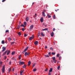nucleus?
Here are the masks:
<instances>
[{"label": "nucleus", "instance_id": "47", "mask_svg": "<svg viewBox=\"0 0 75 75\" xmlns=\"http://www.w3.org/2000/svg\"><path fill=\"white\" fill-rule=\"evenodd\" d=\"M55 29L54 28L53 29V31H55Z\"/></svg>", "mask_w": 75, "mask_h": 75}, {"label": "nucleus", "instance_id": "8", "mask_svg": "<svg viewBox=\"0 0 75 75\" xmlns=\"http://www.w3.org/2000/svg\"><path fill=\"white\" fill-rule=\"evenodd\" d=\"M3 50L2 51V52H4L5 50H6V47H2Z\"/></svg>", "mask_w": 75, "mask_h": 75}, {"label": "nucleus", "instance_id": "13", "mask_svg": "<svg viewBox=\"0 0 75 75\" xmlns=\"http://www.w3.org/2000/svg\"><path fill=\"white\" fill-rule=\"evenodd\" d=\"M7 55H8L10 53V50H7Z\"/></svg>", "mask_w": 75, "mask_h": 75}, {"label": "nucleus", "instance_id": "11", "mask_svg": "<svg viewBox=\"0 0 75 75\" xmlns=\"http://www.w3.org/2000/svg\"><path fill=\"white\" fill-rule=\"evenodd\" d=\"M28 49V47H27L24 50V52H25V51H27V50Z\"/></svg>", "mask_w": 75, "mask_h": 75}, {"label": "nucleus", "instance_id": "5", "mask_svg": "<svg viewBox=\"0 0 75 75\" xmlns=\"http://www.w3.org/2000/svg\"><path fill=\"white\" fill-rule=\"evenodd\" d=\"M24 62H19L20 65H24Z\"/></svg>", "mask_w": 75, "mask_h": 75}, {"label": "nucleus", "instance_id": "40", "mask_svg": "<svg viewBox=\"0 0 75 75\" xmlns=\"http://www.w3.org/2000/svg\"><path fill=\"white\" fill-rule=\"evenodd\" d=\"M27 35L25 34H24V37H27Z\"/></svg>", "mask_w": 75, "mask_h": 75}, {"label": "nucleus", "instance_id": "64", "mask_svg": "<svg viewBox=\"0 0 75 75\" xmlns=\"http://www.w3.org/2000/svg\"><path fill=\"white\" fill-rule=\"evenodd\" d=\"M43 25H44V23H43Z\"/></svg>", "mask_w": 75, "mask_h": 75}, {"label": "nucleus", "instance_id": "43", "mask_svg": "<svg viewBox=\"0 0 75 75\" xmlns=\"http://www.w3.org/2000/svg\"><path fill=\"white\" fill-rule=\"evenodd\" d=\"M50 50H53V48H52V47H50Z\"/></svg>", "mask_w": 75, "mask_h": 75}, {"label": "nucleus", "instance_id": "19", "mask_svg": "<svg viewBox=\"0 0 75 75\" xmlns=\"http://www.w3.org/2000/svg\"><path fill=\"white\" fill-rule=\"evenodd\" d=\"M3 62L1 61H0V66L1 67V66H2V64Z\"/></svg>", "mask_w": 75, "mask_h": 75}, {"label": "nucleus", "instance_id": "63", "mask_svg": "<svg viewBox=\"0 0 75 75\" xmlns=\"http://www.w3.org/2000/svg\"><path fill=\"white\" fill-rule=\"evenodd\" d=\"M40 40H41V38H40Z\"/></svg>", "mask_w": 75, "mask_h": 75}, {"label": "nucleus", "instance_id": "1", "mask_svg": "<svg viewBox=\"0 0 75 75\" xmlns=\"http://www.w3.org/2000/svg\"><path fill=\"white\" fill-rule=\"evenodd\" d=\"M5 71V66L4 65L2 67V71L3 73H4V71Z\"/></svg>", "mask_w": 75, "mask_h": 75}, {"label": "nucleus", "instance_id": "32", "mask_svg": "<svg viewBox=\"0 0 75 75\" xmlns=\"http://www.w3.org/2000/svg\"><path fill=\"white\" fill-rule=\"evenodd\" d=\"M59 68H60V66H59L57 67V69H58V70H59Z\"/></svg>", "mask_w": 75, "mask_h": 75}, {"label": "nucleus", "instance_id": "28", "mask_svg": "<svg viewBox=\"0 0 75 75\" xmlns=\"http://www.w3.org/2000/svg\"><path fill=\"white\" fill-rule=\"evenodd\" d=\"M45 57H49L50 56L49 55H45Z\"/></svg>", "mask_w": 75, "mask_h": 75}, {"label": "nucleus", "instance_id": "22", "mask_svg": "<svg viewBox=\"0 0 75 75\" xmlns=\"http://www.w3.org/2000/svg\"><path fill=\"white\" fill-rule=\"evenodd\" d=\"M47 30H48V28H46L45 29H42V31H45Z\"/></svg>", "mask_w": 75, "mask_h": 75}, {"label": "nucleus", "instance_id": "46", "mask_svg": "<svg viewBox=\"0 0 75 75\" xmlns=\"http://www.w3.org/2000/svg\"><path fill=\"white\" fill-rule=\"evenodd\" d=\"M21 58V55H20L19 56V59H20Z\"/></svg>", "mask_w": 75, "mask_h": 75}, {"label": "nucleus", "instance_id": "23", "mask_svg": "<svg viewBox=\"0 0 75 75\" xmlns=\"http://www.w3.org/2000/svg\"><path fill=\"white\" fill-rule=\"evenodd\" d=\"M7 51H6L3 54V55H5L7 53Z\"/></svg>", "mask_w": 75, "mask_h": 75}, {"label": "nucleus", "instance_id": "30", "mask_svg": "<svg viewBox=\"0 0 75 75\" xmlns=\"http://www.w3.org/2000/svg\"><path fill=\"white\" fill-rule=\"evenodd\" d=\"M53 62H54V63H56V62H57V60H56V59H55V60H54Z\"/></svg>", "mask_w": 75, "mask_h": 75}, {"label": "nucleus", "instance_id": "52", "mask_svg": "<svg viewBox=\"0 0 75 75\" xmlns=\"http://www.w3.org/2000/svg\"><path fill=\"white\" fill-rule=\"evenodd\" d=\"M6 58H7V57H6V56H5V57H4V59H6Z\"/></svg>", "mask_w": 75, "mask_h": 75}, {"label": "nucleus", "instance_id": "44", "mask_svg": "<svg viewBox=\"0 0 75 75\" xmlns=\"http://www.w3.org/2000/svg\"><path fill=\"white\" fill-rule=\"evenodd\" d=\"M21 35V33L20 32H19V35Z\"/></svg>", "mask_w": 75, "mask_h": 75}, {"label": "nucleus", "instance_id": "2", "mask_svg": "<svg viewBox=\"0 0 75 75\" xmlns=\"http://www.w3.org/2000/svg\"><path fill=\"white\" fill-rule=\"evenodd\" d=\"M23 24H22L21 25V27H25V25H27V23H26V22H25Z\"/></svg>", "mask_w": 75, "mask_h": 75}, {"label": "nucleus", "instance_id": "12", "mask_svg": "<svg viewBox=\"0 0 75 75\" xmlns=\"http://www.w3.org/2000/svg\"><path fill=\"white\" fill-rule=\"evenodd\" d=\"M28 49V47H27L24 50V52H25V51H27V50Z\"/></svg>", "mask_w": 75, "mask_h": 75}, {"label": "nucleus", "instance_id": "37", "mask_svg": "<svg viewBox=\"0 0 75 75\" xmlns=\"http://www.w3.org/2000/svg\"><path fill=\"white\" fill-rule=\"evenodd\" d=\"M52 55H55V53L52 52Z\"/></svg>", "mask_w": 75, "mask_h": 75}, {"label": "nucleus", "instance_id": "38", "mask_svg": "<svg viewBox=\"0 0 75 75\" xmlns=\"http://www.w3.org/2000/svg\"><path fill=\"white\" fill-rule=\"evenodd\" d=\"M61 58H62V57L61 56H59V60H61Z\"/></svg>", "mask_w": 75, "mask_h": 75}, {"label": "nucleus", "instance_id": "20", "mask_svg": "<svg viewBox=\"0 0 75 75\" xmlns=\"http://www.w3.org/2000/svg\"><path fill=\"white\" fill-rule=\"evenodd\" d=\"M50 72H51L52 71V69L51 68L50 69L49 71Z\"/></svg>", "mask_w": 75, "mask_h": 75}, {"label": "nucleus", "instance_id": "56", "mask_svg": "<svg viewBox=\"0 0 75 75\" xmlns=\"http://www.w3.org/2000/svg\"><path fill=\"white\" fill-rule=\"evenodd\" d=\"M11 62H10L9 63V65H10L11 64Z\"/></svg>", "mask_w": 75, "mask_h": 75}, {"label": "nucleus", "instance_id": "26", "mask_svg": "<svg viewBox=\"0 0 75 75\" xmlns=\"http://www.w3.org/2000/svg\"><path fill=\"white\" fill-rule=\"evenodd\" d=\"M15 51H14V52H12V53H11V54L12 55H14V54H15Z\"/></svg>", "mask_w": 75, "mask_h": 75}, {"label": "nucleus", "instance_id": "9", "mask_svg": "<svg viewBox=\"0 0 75 75\" xmlns=\"http://www.w3.org/2000/svg\"><path fill=\"white\" fill-rule=\"evenodd\" d=\"M50 35L51 37H53L54 35V32H52V33H50Z\"/></svg>", "mask_w": 75, "mask_h": 75}, {"label": "nucleus", "instance_id": "59", "mask_svg": "<svg viewBox=\"0 0 75 75\" xmlns=\"http://www.w3.org/2000/svg\"><path fill=\"white\" fill-rule=\"evenodd\" d=\"M17 75V73H15L14 74V75Z\"/></svg>", "mask_w": 75, "mask_h": 75}, {"label": "nucleus", "instance_id": "36", "mask_svg": "<svg viewBox=\"0 0 75 75\" xmlns=\"http://www.w3.org/2000/svg\"><path fill=\"white\" fill-rule=\"evenodd\" d=\"M40 35V33H38V37H39Z\"/></svg>", "mask_w": 75, "mask_h": 75}, {"label": "nucleus", "instance_id": "60", "mask_svg": "<svg viewBox=\"0 0 75 75\" xmlns=\"http://www.w3.org/2000/svg\"><path fill=\"white\" fill-rule=\"evenodd\" d=\"M58 10H59V9H57V10H55V11H57Z\"/></svg>", "mask_w": 75, "mask_h": 75}, {"label": "nucleus", "instance_id": "3", "mask_svg": "<svg viewBox=\"0 0 75 75\" xmlns=\"http://www.w3.org/2000/svg\"><path fill=\"white\" fill-rule=\"evenodd\" d=\"M34 28V25H31L30 26V30L31 31V30H33V29Z\"/></svg>", "mask_w": 75, "mask_h": 75}, {"label": "nucleus", "instance_id": "6", "mask_svg": "<svg viewBox=\"0 0 75 75\" xmlns=\"http://www.w3.org/2000/svg\"><path fill=\"white\" fill-rule=\"evenodd\" d=\"M30 54V53H27V52H25V56H27V55H28Z\"/></svg>", "mask_w": 75, "mask_h": 75}, {"label": "nucleus", "instance_id": "61", "mask_svg": "<svg viewBox=\"0 0 75 75\" xmlns=\"http://www.w3.org/2000/svg\"><path fill=\"white\" fill-rule=\"evenodd\" d=\"M45 27H47V25H45Z\"/></svg>", "mask_w": 75, "mask_h": 75}, {"label": "nucleus", "instance_id": "21", "mask_svg": "<svg viewBox=\"0 0 75 75\" xmlns=\"http://www.w3.org/2000/svg\"><path fill=\"white\" fill-rule=\"evenodd\" d=\"M28 66H30V65H31V62H30V61H29L28 62Z\"/></svg>", "mask_w": 75, "mask_h": 75}, {"label": "nucleus", "instance_id": "18", "mask_svg": "<svg viewBox=\"0 0 75 75\" xmlns=\"http://www.w3.org/2000/svg\"><path fill=\"white\" fill-rule=\"evenodd\" d=\"M38 41H36L34 42V44L35 45H37L38 44Z\"/></svg>", "mask_w": 75, "mask_h": 75}, {"label": "nucleus", "instance_id": "16", "mask_svg": "<svg viewBox=\"0 0 75 75\" xmlns=\"http://www.w3.org/2000/svg\"><path fill=\"white\" fill-rule=\"evenodd\" d=\"M41 35H42V37H44V36H45L44 35V33H43L42 32L41 33Z\"/></svg>", "mask_w": 75, "mask_h": 75}, {"label": "nucleus", "instance_id": "14", "mask_svg": "<svg viewBox=\"0 0 75 75\" xmlns=\"http://www.w3.org/2000/svg\"><path fill=\"white\" fill-rule=\"evenodd\" d=\"M47 16L48 17V18H51V16H50L49 13H47Z\"/></svg>", "mask_w": 75, "mask_h": 75}, {"label": "nucleus", "instance_id": "35", "mask_svg": "<svg viewBox=\"0 0 75 75\" xmlns=\"http://www.w3.org/2000/svg\"><path fill=\"white\" fill-rule=\"evenodd\" d=\"M52 59H53V60H55V59H56L55 57H52Z\"/></svg>", "mask_w": 75, "mask_h": 75}, {"label": "nucleus", "instance_id": "41", "mask_svg": "<svg viewBox=\"0 0 75 75\" xmlns=\"http://www.w3.org/2000/svg\"><path fill=\"white\" fill-rule=\"evenodd\" d=\"M45 71H48V69L46 68L45 70Z\"/></svg>", "mask_w": 75, "mask_h": 75}, {"label": "nucleus", "instance_id": "24", "mask_svg": "<svg viewBox=\"0 0 75 75\" xmlns=\"http://www.w3.org/2000/svg\"><path fill=\"white\" fill-rule=\"evenodd\" d=\"M26 64H25V65H24L23 66V68H25V67H26Z\"/></svg>", "mask_w": 75, "mask_h": 75}, {"label": "nucleus", "instance_id": "29", "mask_svg": "<svg viewBox=\"0 0 75 75\" xmlns=\"http://www.w3.org/2000/svg\"><path fill=\"white\" fill-rule=\"evenodd\" d=\"M8 70H9V72H10V71L11 70V68H9L8 69Z\"/></svg>", "mask_w": 75, "mask_h": 75}, {"label": "nucleus", "instance_id": "39", "mask_svg": "<svg viewBox=\"0 0 75 75\" xmlns=\"http://www.w3.org/2000/svg\"><path fill=\"white\" fill-rule=\"evenodd\" d=\"M53 18L54 19H55V15H54L53 16Z\"/></svg>", "mask_w": 75, "mask_h": 75}, {"label": "nucleus", "instance_id": "17", "mask_svg": "<svg viewBox=\"0 0 75 75\" xmlns=\"http://www.w3.org/2000/svg\"><path fill=\"white\" fill-rule=\"evenodd\" d=\"M28 20H29V18H28V17H27L26 18V21H28Z\"/></svg>", "mask_w": 75, "mask_h": 75}, {"label": "nucleus", "instance_id": "55", "mask_svg": "<svg viewBox=\"0 0 75 75\" xmlns=\"http://www.w3.org/2000/svg\"><path fill=\"white\" fill-rule=\"evenodd\" d=\"M6 1V0H3L2 1V2H4V1Z\"/></svg>", "mask_w": 75, "mask_h": 75}, {"label": "nucleus", "instance_id": "51", "mask_svg": "<svg viewBox=\"0 0 75 75\" xmlns=\"http://www.w3.org/2000/svg\"><path fill=\"white\" fill-rule=\"evenodd\" d=\"M45 49H47V46H45Z\"/></svg>", "mask_w": 75, "mask_h": 75}, {"label": "nucleus", "instance_id": "27", "mask_svg": "<svg viewBox=\"0 0 75 75\" xmlns=\"http://www.w3.org/2000/svg\"><path fill=\"white\" fill-rule=\"evenodd\" d=\"M8 41H10L11 40V39L10 38H9L8 39Z\"/></svg>", "mask_w": 75, "mask_h": 75}, {"label": "nucleus", "instance_id": "62", "mask_svg": "<svg viewBox=\"0 0 75 75\" xmlns=\"http://www.w3.org/2000/svg\"><path fill=\"white\" fill-rule=\"evenodd\" d=\"M21 23V22H19V23Z\"/></svg>", "mask_w": 75, "mask_h": 75}, {"label": "nucleus", "instance_id": "45", "mask_svg": "<svg viewBox=\"0 0 75 75\" xmlns=\"http://www.w3.org/2000/svg\"><path fill=\"white\" fill-rule=\"evenodd\" d=\"M34 16L35 17H37V14L35 13V15Z\"/></svg>", "mask_w": 75, "mask_h": 75}, {"label": "nucleus", "instance_id": "34", "mask_svg": "<svg viewBox=\"0 0 75 75\" xmlns=\"http://www.w3.org/2000/svg\"><path fill=\"white\" fill-rule=\"evenodd\" d=\"M12 59L13 60H14V61H16V59L14 58L13 57L12 58Z\"/></svg>", "mask_w": 75, "mask_h": 75}, {"label": "nucleus", "instance_id": "31", "mask_svg": "<svg viewBox=\"0 0 75 75\" xmlns=\"http://www.w3.org/2000/svg\"><path fill=\"white\" fill-rule=\"evenodd\" d=\"M59 55H60L59 54H57V57H59Z\"/></svg>", "mask_w": 75, "mask_h": 75}, {"label": "nucleus", "instance_id": "58", "mask_svg": "<svg viewBox=\"0 0 75 75\" xmlns=\"http://www.w3.org/2000/svg\"><path fill=\"white\" fill-rule=\"evenodd\" d=\"M45 11H45V10H44L43 12H44V13H45Z\"/></svg>", "mask_w": 75, "mask_h": 75}, {"label": "nucleus", "instance_id": "42", "mask_svg": "<svg viewBox=\"0 0 75 75\" xmlns=\"http://www.w3.org/2000/svg\"><path fill=\"white\" fill-rule=\"evenodd\" d=\"M22 31H24V30H25V29H24V28H23L22 29Z\"/></svg>", "mask_w": 75, "mask_h": 75}, {"label": "nucleus", "instance_id": "50", "mask_svg": "<svg viewBox=\"0 0 75 75\" xmlns=\"http://www.w3.org/2000/svg\"><path fill=\"white\" fill-rule=\"evenodd\" d=\"M48 54L49 55H51V52H49V53H48Z\"/></svg>", "mask_w": 75, "mask_h": 75}, {"label": "nucleus", "instance_id": "57", "mask_svg": "<svg viewBox=\"0 0 75 75\" xmlns=\"http://www.w3.org/2000/svg\"><path fill=\"white\" fill-rule=\"evenodd\" d=\"M35 67V64H33V67Z\"/></svg>", "mask_w": 75, "mask_h": 75}, {"label": "nucleus", "instance_id": "10", "mask_svg": "<svg viewBox=\"0 0 75 75\" xmlns=\"http://www.w3.org/2000/svg\"><path fill=\"white\" fill-rule=\"evenodd\" d=\"M23 70H21L20 71V75H23Z\"/></svg>", "mask_w": 75, "mask_h": 75}, {"label": "nucleus", "instance_id": "53", "mask_svg": "<svg viewBox=\"0 0 75 75\" xmlns=\"http://www.w3.org/2000/svg\"><path fill=\"white\" fill-rule=\"evenodd\" d=\"M49 75H51V73L50 72L49 73Z\"/></svg>", "mask_w": 75, "mask_h": 75}, {"label": "nucleus", "instance_id": "7", "mask_svg": "<svg viewBox=\"0 0 75 75\" xmlns=\"http://www.w3.org/2000/svg\"><path fill=\"white\" fill-rule=\"evenodd\" d=\"M34 37V36L33 35H32L31 37H30L29 40H31Z\"/></svg>", "mask_w": 75, "mask_h": 75}, {"label": "nucleus", "instance_id": "48", "mask_svg": "<svg viewBox=\"0 0 75 75\" xmlns=\"http://www.w3.org/2000/svg\"><path fill=\"white\" fill-rule=\"evenodd\" d=\"M14 42H12L11 43V44H14Z\"/></svg>", "mask_w": 75, "mask_h": 75}, {"label": "nucleus", "instance_id": "54", "mask_svg": "<svg viewBox=\"0 0 75 75\" xmlns=\"http://www.w3.org/2000/svg\"><path fill=\"white\" fill-rule=\"evenodd\" d=\"M8 30H6V33H7V32L8 33Z\"/></svg>", "mask_w": 75, "mask_h": 75}, {"label": "nucleus", "instance_id": "15", "mask_svg": "<svg viewBox=\"0 0 75 75\" xmlns=\"http://www.w3.org/2000/svg\"><path fill=\"white\" fill-rule=\"evenodd\" d=\"M42 15L44 17H45V13L44 12H42Z\"/></svg>", "mask_w": 75, "mask_h": 75}, {"label": "nucleus", "instance_id": "4", "mask_svg": "<svg viewBox=\"0 0 75 75\" xmlns=\"http://www.w3.org/2000/svg\"><path fill=\"white\" fill-rule=\"evenodd\" d=\"M40 21L41 23H43L44 22V18H43V17H42L40 18Z\"/></svg>", "mask_w": 75, "mask_h": 75}, {"label": "nucleus", "instance_id": "25", "mask_svg": "<svg viewBox=\"0 0 75 75\" xmlns=\"http://www.w3.org/2000/svg\"><path fill=\"white\" fill-rule=\"evenodd\" d=\"M33 72H35V71H37V69L35 68V69H33Z\"/></svg>", "mask_w": 75, "mask_h": 75}, {"label": "nucleus", "instance_id": "49", "mask_svg": "<svg viewBox=\"0 0 75 75\" xmlns=\"http://www.w3.org/2000/svg\"><path fill=\"white\" fill-rule=\"evenodd\" d=\"M12 71L13 72V71H14V68H13V69H12Z\"/></svg>", "mask_w": 75, "mask_h": 75}, {"label": "nucleus", "instance_id": "33", "mask_svg": "<svg viewBox=\"0 0 75 75\" xmlns=\"http://www.w3.org/2000/svg\"><path fill=\"white\" fill-rule=\"evenodd\" d=\"M1 43L3 44H4V40H2L1 42Z\"/></svg>", "mask_w": 75, "mask_h": 75}]
</instances>
